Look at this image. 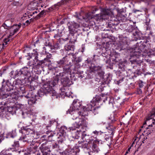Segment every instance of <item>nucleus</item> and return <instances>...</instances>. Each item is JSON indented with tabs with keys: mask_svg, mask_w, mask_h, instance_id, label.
Returning a JSON list of instances; mask_svg holds the SVG:
<instances>
[{
	"mask_svg": "<svg viewBox=\"0 0 155 155\" xmlns=\"http://www.w3.org/2000/svg\"><path fill=\"white\" fill-rule=\"evenodd\" d=\"M35 60H33L28 61L27 63V67L30 68L31 69L34 68L35 65V64H36Z\"/></svg>",
	"mask_w": 155,
	"mask_h": 155,
	"instance_id": "48",
	"label": "nucleus"
},
{
	"mask_svg": "<svg viewBox=\"0 0 155 155\" xmlns=\"http://www.w3.org/2000/svg\"><path fill=\"white\" fill-rule=\"evenodd\" d=\"M81 103L78 100H74L70 106V108L67 111L66 114L71 113L74 110H78L81 106Z\"/></svg>",
	"mask_w": 155,
	"mask_h": 155,
	"instance_id": "22",
	"label": "nucleus"
},
{
	"mask_svg": "<svg viewBox=\"0 0 155 155\" xmlns=\"http://www.w3.org/2000/svg\"><path fill=\"white\" fill-rule=\"evenodd\" d=\"M58 39V41L61 44H63L64 43L65 41H67L68 40H69V38L68 36L65 38H59Z\"/></svg>",
	"mask_w": 155,
	"mask_h": 155,
	"instance_id": "52",
	"label": "nucleus"
},
{
	"mask_svg": "<svg viewBox=\"0 0 155 155\" xmlns=\"http://www.w3.org/2000/svg\"><path fill=\"white\" fill-rule=\"evenodd\" d=\"M8 21V20L6 21L0 28L1 31L4 32L3 30L5 29V31H7V33H8L7 36L3 39V42L2 43L0 42V52L12 40V36L18 32L22 25L21 23H19L18 24H15L10 26L7 25Z\"/></svg>",
	"mask_w": 155,
	"mask_h": 155,
	"instance_id": "2",
	"label": "nucleus"
},
{
	"mask_svg": "<svg viewBox=\"0 0 155 155\" xmlns=\"http://www.w3.org/2000/svg\"><path fill=\"white\" fill-rule=\"evenodd\" d=\"M101 12L100 15L97 14L98 15L94 19H93V22L92 23V25H95L96 23H98L99 22H101L103 20H107L109 19V15L110 14V11L108 9L100 8Z\"/></svg>",
	"mask_w": 155,
	"mask_h": 155,
	"instance_id": "11",
	"label": "nucleus"
},
{
	"mask_svg": "<svg viewBox=\"0 0 155 155\" xmlns=\"http://www.w3.org/2000/svg\"><path fill=\"white\" fill-rule=\"evenodd\" d=\"M23 79L25 84H31L32 81L38 79V76L35 75L34 78L31 77L32 71L30 68L24 67L22 68Z\"/></svg>",
	"mask_w": 155,
	"mask_h": 155,
	"instance_id": "13",
	"label": "nucleus"
},
{
	"mask_svg": "<svg viewBox=\"0 0 155 155\" xmlns=\"http://www.w3.org/2000/svg\"><path fill=\"white\" fill-rule=\"evenodd\" d=\"M16 130H13L8 134V136L12 138H14L16 136Z\"/></svg>",
	"mask_w": 155,
	"mask_h": 155,
	"instance_id": "58",
	"label": "nucleus"
},
{
	"mask_svg": "<svg viewBox=\"0 0 155 155\" xmlns=\"http://www.w3.org/2000/svg\"><path fill=\"white\" fill-rule=\"evenodd\" d=\"M11 79L7 80L6 81L5 79H3L2 82V85L0 88L2 91L0 93L1 96V94L2 93L9 95L8 97V98L11 97L12 94L11 93L8 92L11 91L16 90L20 92L21 91H22L25 89L22 83V81L20 79H18L14 81L12 84L11 82Z\"/></svg>",
	"mask_w": 155,
	"mask_h": 155,
	"instance_id": "3",
	"label": "nucleus"
},
{
	"mask_svg": "<svg viewBox=\"0 0 155 155\" xmlns=\"http://www.w3.org/2000/svg\"><path fill=\"white\" fill-rule=\"evenodd\" d=\"M31 112L28 111L25 112H23L22 113V115L24 118H26L29 121H32L33 118H32L33 117V114H31Z\"/></svg>",
	"mask_w": 155,
	"mask_h": 155,
	"instance_id": "35",
	"label": "nucleus"
},
{
	"mask_svg": "<svg viewBox=\"0 0 155 155\" xmlns=\"http://www.w3.org/2000/svg\"><path fill=\"white\" fill-rule=\"evenodd\" d=\"M22 68L19 70H17L15 71L16 76V78H18L21 79L22 81H24L23 79V76L22 75L23 73L22 72Z\"/></svg>",
	"mask_w": 155,
	"mask_h": 155,
	"instance_id": "41",
	"label": "nucleus"
},
{
	"mask_svg": "<svg viewBox=\"0 0 155 155\" xmlns=\"http://www.w3.org/2000/svg\"><path fill=\"white\" fill-rule=\"evenodd\" d=\"M130 21L131 22H129L128 23H127L126 25L125 24V25L124 24V22L120 24L124 25V26H126L127 25L128 26L127 27H125L126 32L129 33L133 32V35L134 36L135 38H136L135 40H136L141 39L142 38V33L139 31L137 27L135 25L136 22H133V25H132L130 24H129L128 25V24H129L130 22L131 23L132 22L131 21ZM124 27H125V26H124Z\"/></svg>",
	"mask_w": 155,
	"mask_h": 155,
	"instance_id": "12",
	"label": "nucleus"
},
{
	"mask_svg": "<svg viewBox=\"0 0 155 155\" xmlns=\"http://www.w3.org/2000/svg\"><path fill=\"white\" fill-rule=\"evenodd\" d=\"M39 0H34L28 6L29 9L31 10L38 9V7L39 5Z\"/></svg>",
	"mask_w": 155,
	"mask_h": 155,
	"instance_id": "28",
	"label": "nucleus"
},
{
	"mask_svg": "<svg viewBox=\"0 0 155 155\" xmlns=\"http://www.w3.org/2000/svg\"><path fill=\"white\" fill-rule=\"evenodd\" d=\"M103 133V132L101 130L97 131L95 130L93 131L91 134V135H92V137L94 139V141H95L97 140V136L101 135Z\"/></svg>",
	"mask_w": 155,
	"mask_h": 155,
	"instance_id": "40",
	"label": "nucleus"
},
{
	"mask_svg": "<svg viewBox=\"0 0 155 155\" xmlns=\"http://www.w3.org/2000/svg\"><path fill=\"white\" fill-rule=\"evenodd\" d=\"M37 147L35 146L34 147H30L27 149L25 154L27 155H30L31 153H35V152L37 149Z\"/></svg>",
	"mask_w": 155,
	"mask_h": 155,
	"instance_id": "38",
	"label": "nucleus"
},
{
	"mask_svg": "<svg viewBox=\"0 0 155 155\" xmlns=\"http://www.w3.org/2000/svg\"><path fill=\"white\" fill-rule=\"evenodd\" d=\"M116 98H114L113 97H107V100L106 101V102L107 101L108 102V104L111 106L114 107V103L115 102V99Z\"/></svg>",
	"mask_w": 155,
	"mask_h": 155,
	"instance_id": "43",
	"label": "nucleus"
},
{
	"mask_svg": "<svg viewBox=\"0 0 155 155\" xmlns=\"http://www.w3.org/2000/svg\"><path fill=\"white\" fill-rule=\"evenodd\" d=\"M117 121V119L115 118L111 120V123L108 124V126L106 127V129L108 130V132L110 133L109 136L108 135H106L104 137V139L106 141L109 140H111V137L112 138L115 131L116 127L113 124L114 123Z\"/></svg>",
	"mask_w": 155,
	"mask_h": 155,
	"instance_id": "15",
	"label": "nucleus"
},
{
	"mask_svg": "<svg viewBox=\"0 0 155 155\" xmlns=\"http://www.w3.org/2000/svg\"><path fill=\"white\" fill-rule=\"evenodd\" d=\"M62 69H63V68H60L58 66L56 65L55 66V68L54 70V71L55 73H58Z\"/></svg>",
	"mask_w": 155,
	"mask_h": 155,
	"instance_id": "62",
	"label": "nucleus"
},
{
	"mask_svg": "<svg viewBox=\"0 0 155 155\" xmlns=\"http://www.w3.org/2000/svg\"><path fill=\"white\" fill-rule=\"evenodd\" d=\"M125 63L121 61H120L117 64L118 65V67L119 69L121 70L122 71H119L117 73L118 78L119 79L115 83L118 84H119L124 80V78L126 76L129 77V78H133L134 77H136L134 72H133L130 69L127 71H124Z\"/></svg>",
	"mask_w": 155,
	"mask_h": 155,
	"instance_id": "6",
	"label": "nucleus"
},
{
	"mask_svg": "<svg viewBox=\"0 0 155 155\" xmlns=\"http://www.w3.org/2000/svg\"><path fill=\"white\" fill-rule=\"evenodd\" d=\"M81 143H79V147L82 149L85 152H87L89 150V147L88 145V143L85 142H81Z\"/></svg>",
	"mask_w": 155,
	"mask_h": 155,
	"instance_id": "34",
	"label": "nucleus"
},
{
	"mask_svg": "<svg viewBox=\"0 0 155 155\" xmlns=\"http://www.w3.org/2000/svg\"><path fill=\"white\" fill-rule=\"evenodd\" d=\"M118 12V15H119L120 19L121 20L122 22H124V25H126L129 22H131L130 20H128L127 19L126 17L127 15L126 13V10L124 8L121 9H117Z\"/></svg>",
	"mask_w": 155,
	"mask_h": 155,
	"instance_id": "21",
	"label": "nucleus"
},
{
	"mask_svg": "<svg viewBox=\"0 0 155 155\" xmlns=\"http://www.w3.org/2000/svg\"><path fill=\"white\" fill-rule=\"evenodd\" d=\"M67 56H65L63 57L61 59H60L59 61H57L56 63L57 64V65L60 68H63L64 70V68L65 67L67 66L70 67L69 66H65V65H66L65 62L67 60ZM69 68H70V67ZM63 71H64V70H63Z\"/></svg>",
	"mask_w": 155,
	"mask_h": 155,
	"instance_id": "29",
	"label": "nucleus"
},
{
	"mask_svg": "<svg viewBox=\"0 0 155 155\" xmlns=\"http://www.w3.org/2000/svg\"><path fill=\"white\" fill-rule=\"evenodd\" d=\"M141 88H137L135 93L137 94H141L142 93V91L141 89Z\"/></svg>",
	"mask_w": 155,
	"mask_h": 155,
	"instance_id": "63",
	"label": "nucleus"
},
{
	"mask_svg": "<svg viewBox=\"0 0 155 155\" xmlns=\"http://www.w3.org/2000/svg\"><path fill=\"white\" fill-rule=\"evenodd\" d=\"M9 75L12 78L15 79L16 78L15 71H12L9 73Z\"/></svg>",
	"mask_w": 155,
	"mask_h": 155,
	"instance_id": "60",
	"label": "nucleus"
},
{
	"mask_svg": "<svg viewBox=\"0 0 155 155\" xmlns=\"http://www.w3.org/2000/svg\"><path fill=\"white\" fill-rule=\"evenodd\" d=\"M65 50L66 51H71V52L69 54H72V52L74 51L75 49V46L74 44H72L71 43L69 42L67 43L64 46Z\"/></svg>",
	"mask_w": 155,
	"mask_h": 155,
	"instance_id": "32",
	"label": "nucleus"
},
{
	"mask_svg": "<svg viewBox=\"0 0 155 155\" xmlns=\"http://www.w3.org/2000/svg\"><path fill=\"white\" fill-rule=\"evenodd\" d=\"M107 99V95L106 94L96 95L91 101L90 104H87L85 107L87 110L92 112L95 115L98 114V109L103 102L106 103Z\"/></svg>",
	"mask_w": 155,
	"mask_h": 155,
	"instance_id": "5",
	"label": "nucleus"
},
{
	"mask_svg": "<svg viewBox=\"0 0 155 155\" xmlns=\"http://www.w3.org/2000/svg\"><path fill=\"white\" fill-rule=\"evenodd\" d=\"M47 134L48 135V138L49 140V141L53 140V139L52 138V137L55 135H56V134L53 131H48Z\"/></svg>",
	"mask_w": 155,
	"mask_h": 155,
	"instance_id": "49",
	"label": "nucleus"
},
{
	"mask_svg": "<svg viewBox=\"0 0 155 155\" xmlns=\"http://www.w3.org/2000/svg\"><path fill=\"white\" fill-rule=\"evenodd\" d=\"M121 21V20L120 19H117L116 18V19H115L114 20L113 22H109L108 26L110 28L112 29H114L115 28V26L118 25V24L120 22V21Z\"/></svg>",
	"mask_w": 155,
	"mask_h": 155,
	"instance_id": "31",
	"label": "nucleus"
},
{
	"mask_svg": "<svg viewBox=\"0 0 155 155\" xmlns=\"http://www.w3.org/2000/svg\"><path fill=\"white\" fill-rule=\"evenodd\" d=\"M94 141L92 142L91 145L92 152L94 153H97L100 150L99 149L97 145L94 143Z\"/></svg>",
	"mask_w": 155,
	"mask_h": 155,
	"instance_id": "37",
	"label": "nucleus"
},
{
	"mask_svg": "<svg viewBox=\"0 0 155 155\" xmlns=\"http://www.w3.org/2000/svg\"><path fill=\"white\" fill-rule=\"evenodd\" d=\"M46 12L45 10H42V11L40 13H39L37 15H35V19H37L38 18H40Z\"/></svg>",
	"mask_w": 155,
	"mask_h": 155,
	"instance_id": "54",
	"label": "nucleus"
},
{
	"mask_svg": "<svg viewBox=\"0 0 155 155\" xmlns=\"http://www.w3.org/2000/svg\"><path fill=\"white\" fill-rule=\"evenodd\" d=\"M90 70L95 73H97L102 70L101 67L99 66H96L94 64H92L90 67Z\"/></svg>",
	"mask_w": 155,
	"mask_h": 155,
	"instance_id": "33",
	"label": "nucleus"
},
{
	"mask_svg": "<svg viewBox=\"0 0 155 155\" xmlns=\"http://www.w3.org/2000/svg\"><path fill=\"white\" fill-rule=\"evenodd\" d=\"M84 117H80L78 118V120L76 121L77 123L80 127L82 125H84L85 123L84 120Z\"/></svg>",
	"mask_w": 155,
	"mask_h": 155,
	"instance_id": "42",
	"label": "nucleus"
},
{
	"mask_svg": "<svg viewBox=\"0 0 155 155\" xmlns=\"http://www.w3.org/2000/svg\"><path fill=\"white\" fill-rule=\"evenodd\" d=\"M79 134H81V138L84 141L88 142L89 143H92L94 141L91 134H87L85 131H80Z\"/></svg>",
	"mask_w": 155,
	"mask_h": 155,
	"instance_id": "24",
	"label": "nucleus"
},
{
	"mask_svg": "<svg viewBox=\"0 0 155 155\" xmlns=\"http://www.w3.org/2000/svg\"><path fill=\"white\" fill-rule=\"evenodd\" d=\"M89 112V110H87L86 107L85 106L83 107V108L79 111L74 110L71 113L69 114L71 115L73 120H76L80 117H84L88 116Z\"/></svg>",
	"mask_w": 155,
	"mask_h": 155,
	"instance_id": "16",
	"label": "nucleus"
},
{
	"mask_svg": "<svg viewBox=\"0 0 155 155\" xmlns=\"http://www.w3.org/2000/svg\"><path fill=\"white\" fill-rule=\"evenodd\" d=\"M58 146L60 148L57 149L56 151L61 155H76L79 152V150L76 147H68L64 150L61 144L58 145Z\"/></svg>",
	"mask_w": 155,
	"mask_h": 155,
	"instance_id": "14",
	"label": "nucleus"
},
{
	"mask_svg": "<svg viewBox=\"0 0 155 155\" xmlns=\"http://www.w3.org/2000/svg\"><path fill=\"white\" fill-rule=\"evenodd\" d=\"M68 26L69 32L77 33L81 32L79 29L80 26L79 22H76L74 21L69 22L68 24Z\"/></svg>",
	"mask_w": 155,
	"mask_h": 155,
	"instance_id": "18",
	"label": "nucleus"
},
{
	"mask_svg": "<svg viewBox=\"0 0 155 155\" xmlns=\"http://www.w3.org/2000/svg\"><path fill=\"white\" fill-rule=\"evenodd\" d=\"M80 131H82L81 130H77L74 135L73 136V137L74 139H78L79 138L80 136H81V134H79Z\"/></svg>",
	"mask_w": 155,
	"mask_h": 155,
	"instance_id": "57",
	"label": "nucleus"
},
{
	"mask_svg": "<svg viewBox=\"0 0 155 155\" xmlns=\"http://www.w3.org/2000/svg\"><path fill=\"white\" fill-rule=\"evenodd\" d=\"M36 62H37V64L35 65L36 68H39L42 69L43 66H46V64H47V62L44 59L41 60H39L38 59V60H36Z\"/></svg>",
	"mask_w": 155,
	"mask_h": 155,
	"instance_id": "39",
	"label": "nucleus"
},
{
	"mask_svg": "<svg viewBox=\"0 0 155 155\" xmlns=\"http://www.w3.org/2000/svg\"><path fill=\"white\" fill-rule=\"evenodd\" d=\"M45 47H44L43 48L45 50V52H46V49L48 48H50L51 51V50H56L59 48V44L58 43H54L53 45L50 42H45Z\"/></svg>",
	"mask_w": 155,
	"mask_h": 155,
	"instance_id": "25",
	"label": "nucleus"
},
{
	"mask_svg": "<svg viewBox=\"0 0 155 155\" xmlns=\"http://www.w3.org/2000/svg\"><path fill=\"white\" fill-rule=\"evenodd\" d=\"M42 69L39 68H36L35 66L34 68L32 69L31 71H32V73H34L35 74H41V70Z\"/></svg>",
	"mask_w": 155,
	"mask_h": 155,
	"instance_id": "46",
	"label": "nucleus"
},
{
	"mask_svg": "<svg viewBox=\"0 0 155 155\" xmlns=\"http://www.w3.org/2000/svg\"><path fill=\"white\" fill-rule=\"evenodd\" d=\"M58 148H60V147L58 146V145L56 143H54L52 145L51 148L54 150V151H56L57 149Z\"/></svg>",
	"mask_w": 155,
	"mask_h": 155,
	"instance_id": "61",
	"label": "nucleus"
},
{
	"mask_svg": "<svg viewBox=\"0 0 155 155\" xmlns=\"http://www.w3.org/2000/svg\"><path fill=\"white\" fill-rule=\"evenodd\" d=\"M80 127L77 123L75 122L72 124V126L68 128V129L70 131L71 130H75L77 128H79Z\"/></svg>",
	"mask_w": 155,
	"mask_h": 155,
	"instance_id": "51",
	"label": "nucleus"
},
{
	"mask_svg": "<svg viewBox=\"0 0 155 155\" xmlns=\"http://www.w3.org/2000/svg\"><path fill=\"white\" fill-rule=\"evenodd\" d=\"M18 141H15L14 144L12 145V147H10L2 150L0 153V155H12V154L9 152L10 151L12 152L17 151V148L19 147Z\"/></svg>",
	"mask_w": 155,
	"mask_h": 155,
	"instance_id": "20",
	"label": "nucleus"
},
{
	"mask_svg": "<svg viewBox=\"0 0 155 155\" xmlns=\"http://www.w3.org/2000/svg\"><path fill=\"white\" fill-rule=\"evenodd\" d=\"M9 96V94L3 93L1 94V96H0V105L6 106L8 108V110L6 111L3 117L5 120V119L9 120L12 116L16 114L17 110L13 99L11 98L6 99Z\"/></svg>",
	"mask_w": 155,
	"mask_h": 155,
	"instance_id": "4",
	"label": "nucleus"
},
{
	"mask_svg": "<svg viewBox=\"0 0 155 155\" xmlns=\"http://www.w3.org/2000/svg\"><path fill=\"white\" fill-rule=\"evenodd\" d=\"M124 100H125V99H124ZM124 102V100H122L121 99L120 97H118L117 99L116 98L115 99L114 106L117 107L120 106L122 105L123 104V103Z\"/></svg>",
	"mask_w": 155,
	"mask_h": 155,
	"instance_id": "45",
	"label": "nucleus"
},
{
	"mask_svg": "<svg viewBox=\"0 0 155 155\" xmlns=\"http://www.w3.org/2000/svg\"><path fill=\"white\" fill-rule=\"evenodd\" d=\"M132 64H134V65H133L134 68L136 69L137 67H138V68L139 67H142V71L143 72H145V68L147 65L143 61L136 59V60H134Z\"/></svg>",
	"mask_w": 155,
	"mask_h": 155,
	"instance_id": "23",
	"label": "nucleus"
},
{
	"mask_svg": "<svg viewBox=\"0 0 155 155\" xmlns=\"http://www.w3.org/2000/svg\"><path fill=\"white\" fill-rule=\"evenodd\" d=\"M97 74L98 76L100 77V79L102 81L105 76V75H104V72L101 70L99 72H98Z\"/></svg>",
	"mask_w": 155,
	"mask_h": 155,
	"instance_id": "55",
	"label": "nucleus"
},
{
	"mask_svg": "<svg viewBox=\"0 0 155 155\" xmlns=\"http://www.w3.org/2000/svg\"><path fill=\"white\" fill-rule=\"evenodd\" d=\"M128 45L127 42V40L126 38L123 37L121 39H120V41L116 44V49L121 51L126 49H128Z\"/></svg>",
	"mask_w": 155,
	"mask_h": 155,
	"instance_id": "19",
	"label": "nucleus"
},
{
	"mask_svg": "<svg viewBox=\"0 0 155 155\" xmlns=\"http://www.w3.org/2000/svg\"><path fill=\"white\" fill-rule=\"evenodd\" d=\"M70 68L68 66L65 67L64 69V71L60 72L56 75L55 77L51 81L44 84L42 87L38 92V94L41 96L53 91L54 88L58 84L59 79H61V84L63 86L60 90L61 95L68 96L65 87H68L72 84V81L69 80V77H71Z\"/></svg>",
	"mask_w": 155,
	"mask_h": 155,
	"instance_id": "1",
	"label": "nucleus"
},
{
	"mask_svg": "<svg viewBox=\"0 0 155 155\" xmlns=\"http://www.w3.org/2000/svg\"><path fill=\"white\" fill-rule=\"evenodd\" d=\"M110 48L109 47L106 48V51L101 54L106 64H109L112 61L113 63L117 64L121 60L120 54L116 52L112 54L110 51Z\"/></svg>",
	"mask_w": 155,
	"mask_h": 155,
	"instance_id": "7",
	"label": "nucleus"
},
{
	"mask_svg": "<svg viewBox=\"0 0 155 155\" xmlns=\"http://www.w3.org/2000/svg\"><path fill=\"white\" fill-rule=\"evenodd\" d=\"M37 49H34L33 50L32 52L30 53H28L27 55L26 56L27 57V59L29 60L33 57H34V59L35 60H38V52L37 51Z\"/></svg>",
	"mask_w": 155,
	"mask_h": 155,
	"instance_id": "27",
	"label": "nucleus"
},
{
	"mask_svg": "<svg viewBox=\"0 0 155 155\" xmlns=\"http://www.w3.org/2000/svg\"><path fill=\"white\" fill-rule=\"evenodd\" d=\"M70 131L68 128L65 126L61 127L58 134L57 141L59 143H62L65 140V136L67 131Z\"/></svg>",
	"mask_w": 155,
	"mask_h": 155,
	"instance_id": "17",
	"label": "nucleus"
},
{
	"mask_svg": "<svg viewBox=\"0 0 155 155\" xmlns=\"http://www.w3.org/2000/svg\"><path fill=\"white\" fill-rule=\"evenodd\" d=\"M45 83H44L42 84V87H41V88L37 91V95H36L35 94H34V91H33V90H34L35 89L36 86H32L31 85L29 86L30 88L29 91L28 93L25 96V97L29 99L28 100V103L29 105H31L35 103L37 100V99L39 98V97H42L43 96H44L45 95L44 94L41 96H39L40 95L38 94V92L39 90L43 87V85Z\"/></svg>",
	"mask_w": 155,
	"mask_h": 155,
	"instance_id": "10",
	"label": "nucleus"
},
{
	"mask_svg": "<svg viewBox=\"0 0 155 155\" xmlns=\"http://www.w3.org/2000/svg\"><path fill=\"white\" fill-rule=\"evenodd\" d=\"M29 127L30 125H28L27 126H23L21 128V129L19 130V132L22 134V135L19 140L24 142L30 144V145H31V144L32 145L34 144L33 143H31L32 140L28 139V137L30 136L32 139L33 136L28 135H33L35 133V130L33 128H29Z\"/></svg>",
	"mask_w": 155,
	"mask_h": 155,
	"instance_id": "8",
	"label": "nucleus"
},
{
	"mask_svg": "<svg viewBox=\"0 0 155 155\" xmlns=\"http://www.w3.org/2000/svg\"><path fill=\"white\" fill-rule=\"evenodd\" d=\"M46 66L47 67L49 70L53 71H54V70L55 68L54 63H51V61L47 63V64H46Z\"/></svg>",
	"mask_w": 155,
	"mask_h": 155,
	"instance_id": "47",
	"label": "nucleus"
},
{
	"mask_svg": "<svg viewBox=\"0 0 155 155\" xmlns=\"http://www.w3.org/2000/svg\"><path fill=\"white\" fill-rule=\"evenodd\" d=\"M138 87L140 88H143L146 84V82L142 80H140L138 81Z\"/></svg>",
	"mask_w": 155,
	"mask_h": 155,
	"instance_id": "53",
	"label": "nucleus"
},
{
	"mask_svg": "<svg viewBox=\"0 0 155 155\" xmlns=\"http://www.w3.org/2000/svg\"><path fill=\"white\" fill-rule=\"evenodd\" d=\"M112 80L110 75L109 74L105 75L101 81L103 84H108L110 83Z\"/></svg>",
	"mask_w": 155,
	"mask_h": 155,
	"instance_id": "36",
	"label": "nucleus"
},
{
	"mask_svg": "<svg viewBox=\"0 0 155 155\" xmlns=\"http://www.w3.org/2000/svg\"><path fill=\"white\" fill-rule=\"evenodd\" d=\"M142 68L139 67L135 71L134 73H136V74L138 75H142L143 74V73L141 72V69L142 70Z\"/></svg>",
	"mask_w": 155,
	"mask_h": 155,
	"instance_id": "59",
	"label": "nucleus"
},
{
	"mask_svg": "<svg viewBox=\"0 0 155 155\" xmlns=\"http://www.w3.org/2000/svg\"><path fill=\"white\" fill-rule=\"evenodd\" d=\"M149 41L147 40L143 39L140 41L139 43H137L136 47L134 50V55L136 57H146L148 54V51L146 49V44Z\"/></svg>",
	"mask_w": 155,
	"mask_h": 155,
	"instance_id": "9",
	"label": "nucleus"
},
{
	"mask_svg": "<svg viewBox=\"0 0 155 155\" xmlns=\"http://www.w3.org/2000/svg\"><path fill=\"white\" fill-rule=\"evenodd\" d=\"M40 149L43 155H49L50 151L49 148L46 146V143H44L41 144L40 147Z\"/></svg>",
	"mask_w": 155,
	"mask_h": 155,
	"instance_id": "30",
	"label": "nucleus"
},
{
	"mask_svg": "<svg viewBox=\"0 0 155 155\" xmlns=\"http://www.w3.org/2000/svg\"><path fill=\"white\" fill-rule=\"evenodd\" d=\"M31 13L32 15L33 18L34 19H35V14H37L38 12H39V11L38 9H36L35 10H32V11H31Z\"/></svg>",
	"mask_w": 155,
	"mask_h": 155,
	"instance_id": "64",
	"label": "nucleus"
},
{
	"mask_svg": "<svg viewBox=\"0 0 155 155\" xmlns=\"http://www.w3.org/2000/svg\"><path fill=\"white\" fill-rule=\"evenodd\" d=\"M52 57V55L48 53L47 54L46 58H44L45 60L48 63V62H50L51 61L50 60V59Z\"/></svg>",
	"mask_w": 155,
	"mask_h": 155,
	"instance_id": "56",
	"label": "nucleus"
},
{
	"mask_svg": "<svg viewBox=\"0 0 155 155\" xmlns=\"http://www.w3.org/2000/svg\"><path fill=\"white\" fill-rule=\"evenodd\" d=\"M95 56V55H94L93 57H89L85 61V63L88 64L89 67L92 64H93V62L94 60V57Z\"/></svg>",
	"mask_w": 155,
	"mask_h": 155,
	"instance_id": "44",
	"label": "nucleus"
},
{
	"mask_svg": "<svg viewBox=\"0 0 155 155\" xmlns=\"http://www.w3.org/2000/svg\"><path fill=\"white\" fill-rule=\"evenodd\" d=\"M81 32H69L68 35L69 38V41L71 43L74 44L77 41V37L79 36Z\"/></svg>",
	"mask_w": 155,
	"mask_h": 155,
	"instance_id": "26",
	"label": "nucleus"
},
{
	"mask_svg": "<svg viewBox=\"0 0 155 155\" xmlns=\"http://www.w3.org/2000/svg\"><path fill=\"white\" fill-rule=\"evenodd\" d=\"M53 92L52 93V94L51 96H52V98H58L59 97H64L65 96L63 95V94L61 95V92L60 93V94L59 95L57 94V93L54 91H53Z\"/></svg>",
	"mask_w": 155,
	"mask_h": 155,
	"instance_id": "50",
	"label": "nucleus"
}]
</instances>
